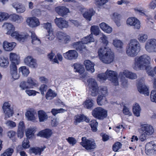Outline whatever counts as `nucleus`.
I'll list each match as a JSON object with an SVG mask.
<instances>
[{"label": "nucleus", "mask_w": 156, "mask_h": 156, "mask_svg": "<svg viewBox=\"0 0 156 156\" xmlns=\"http://www.w3.org/2000/svg\"><path fill=\"white\" fill-rule=\"evenodd\" d=\"M150 60V57L146 55L137 56L134 58L133 68L136 70L145 69L148 75L153 77L154 76V69L149 65Z\"/></svg>", "instance_id": "obj_1"}, {"label": "nucleus", "mask_w": 156, "mask_h": 156, "mask_svg": "<svg viewBox=\"0 0 156 156\" xmlns=\"http://www.w3.org/2000/svg\"><path fill=\"white\" fill-rule=\"evenodd\" d=\"M98 53L100 59L103 63L109 64L113 61L114 54L109 47H101L98 49Z\"/></svg>", "instance_id": "obj_2"}, {"label": "nucleus", "mask_w": 156, "mask_h": 156, "mask_svg": "<svg viewBox=\"0 0 156 156\" xmlns=\"http://www.w3.org/2000/svg\"><path fill=\"white\" fill-rule=\"evenodd\" d=\"M140 50L139 43L136 39L131 40L126 49V54L129 56H136Z\"/></svg>", "instance_id": "obj_3"}, {"label": "nucleus", "mask_w": 156, "mask_h": 156, "mask_svg": "<svg viewBox=\"0 0 156 156\" xmlns=\"http://www.w3.org/2000/svg\"><path fill=\"white\" fill-rule=\"evenodd\" d=\"M87 43L88 37L86 36L83 38L81 41L74 43L73 46L76 50L82 53L87 51V49L86 45Z\"/></svg>", "instance_id": "obj_4"}, {"label": "nucleus", "mask_w": 156, "mask_h": 156, "mask_svg": "<svg viewBox=\"0 0 156 156\" xmlns=\"http://www.w3.org/2000/svg\"><path fill=\"white\" fill-rule=\"evenodd\" d=\"M92 114L95 118L99 119H103L107 116V111L101 107L95 108L92 111Z\"/></svg>", "instance_id": "obj_5"}, {"label": "nucleus", "mask_w": 156, "mask_h": 156, "mask_svg": "<svg viewBox=\"0 0 156 156\" xmlns=\"http://www.w3.org/2000/svg\"><path fill=\"white\" fill-rule=\"evenodd\" d=\"M13 38L20 42H23L29 38V35L26 33H20L18 31H13L9 34Z\"/></svg>", "instance_id": "obj_6"}, {"label": "nucleus", "mask_w": 156, "mask_h": 156, "mask_svg": "<svg viewBox=\"0 0 156 156\" xmlns=\"http://www.w3.org/2000/svg\"><path fill=\"white\" fill-rule=\"evenodd\" d=\"M88 86L91 89V94L92 96H96L98 94V88L95 80L92 78L88 79Z\"/></svg>", "instance_id": "obj_7"}, {"label": "nucleus", "mask_w": 156, "mask_h": 156, "mask_svg": "<svg viewBox=\"0 0 156 156\" xmlns=\"http://www.w3.org/2000/svg\"><path fill=\"white\" fill-rule=\"evenodd\" d=\"M107 79L111 81L115 86L118 85L117 74L115 71L108 69L105 72Z\"/></svg>", "instance_id": "obj_8"}, {"label": "nucleus", "mask_w": 156, "mask_h": 156, "mask_svg": "<svg viewBox=\"0 0 156 156\" xmlns=\"http://www.w3.org/2000/svg\"><path fill=\"white\" fill-rule=\"evenodd\" d=\"M145 48L148 52H156V40L154 39L148 40L146 43Z\"/></svg>", "instance_id": "obj_9"}, {"label": "nucleus", "mask_w": 156, "mask_h": 156, "mask_svg": "<svg viewBox=\"0 0 156 156\" xmlns=\"http://www.w3.org/2000/svg\"><path fill=\"white\" fill-rule=\"evenodd\" d=\"M125 77L130 79H134L136 78L137 76L136 73L128 70H125L120 73L119 77L122 81L124 80Z\"/></svg>", "instance_id": "obj_10"}, {"label": "nucleus", "mask_w": 156, "mask_h": 156, "mask_svg": "<svg viewBox=\"0 0 156 156\" xmlns=\"http://www.w3.org/2000/svg\"><path fill=\"white\" fill-rule=\"evenodd\" d=\"M54 21L56 25L60 29L67 28L69 27L68 22L63 18L56 17Z\"/></svg>", "instance_id": "obj_11"}, {"label": "nucleus", "mask_w": 156, "mask_h": 156, "mask_svg": "<svg viewBox=\"0 0 156 156\" xmlns=\"http://www.w3.org/2000/svg\"><path fill=\"white\" fill-rule=\"evenodd\" d=\"M126 23L127 25L133 26L134 28L135 29H139L140 27V21L134 17L128 18L127 20Z\"/></svg>", "instance_id": "obj_12"}, {"label": "nucleus", "mask_w": 156, "mask_h": 156, "mask_svg": "<svg viewBox=\"0 0 156 156\" xmlns=\"http://www.w3.org/2000/svg\"><path fill=\"white\" fill-rule=\"evenodd\" d=\"M74 67V70L75 72L78 73L80 74H83L82 76V78L86 77L87 74H83L85 71V68L83 66L79 63H76L73 65Z\"/></svg>", "instance_id": "obj_13"}, {"label": "nucleus", "mask_w": 156, "mask_h": 156, "mask_svg": "<svg viewBox=\"0 0 156 156\" xmlns=\"http://www.w3.org/2000/svg\"><path fill=\"white\" fill-rule=\"evenodd\" d=\"M10 106V103L8 102H5L2 107L5 116L7 118L12 116L13 114V110L11 108Z\"/></svg>", "instance_id": "obj_14"}, {"label": "nucleus", "mask_w": 156, "mask_h": 156, "mask_svg": "<svg viewBox=\"0 0 156 156\" xmlns=\"http://www.w3.org/2000/svg\"><path fill=\"white\" fill-rule=\"evenodd\" d=\"M65 58L69 60H75L77 58L78 55L75 50H69L63 54Z\"/></svg>", "instance_id": "obj_15"}, {"label": "nucleus", "mask_w": 156, "mask_h": 156, "mask_svg": "<svg viewBox=\"0 0 156 156\" xmlns=\"http://www.w3.org/2000/svg\"><path fill=\"white\" fill-rule=\"evenodd\" d=\"M25 64L32 68H35L37 66L36 60L30 56L27 57L24 59Z\"/></svg>", "instance_id": "obj_16"}, {"label": "nucleus", "mask_w": 156, "mask_h": 156, "mask_svg": "<svg viewBox=\"0 0 156 156\" xmlns=\"http://www.w3.org/2000/svg\"><path fill=\"white\" fill-rule=\"evenodd\" d=\"M56 36L58 39L64 43H67L70 41L69 36L67 35L66 33L62 32H58L56 34Z\"/></svg>", "instance_id": "obj_17"}, {"label": "nucleus", "mask_w": 156, "mask_h": 156, "mask_svg": "<svg viewBox=\"0 0 156 156\" xmlns=\"http://www.w3.org/2000/svg\"><path fill=\"white\" fill-rule=\"evenodd\" d=\"M26 22L27 24L32 28L36 27L40 25L38 19L34 16L28 18Z\"/></svg>", "instance_id": "obj_18"}, {"label": "nucleus", "mask_w": 156, "mask_h": 156, "mask_svg": "<svg viewBox=\"0 0 156 156\" xmlns=\"http://www.w3.org/2000/svg\"><path fill=\"white\" fill-rule=\"evenodd\" d=\"M141 129L143 133L149 136L151 135L154 132L153 127L148 124L142 125Z\"/></svg>", "instance_id": "obj_19"}, {"label": "nucleus", "mask_w": 156, "mask_h": 156, "mask_svg": "<svg viewBox=\"0 0 156 156\" xmlns=\"http://www.w3.org/2000/svg\"><path fill=\"white\" fill-rule=\"evenodd\" d=\"M16 44L14 42H9L7 41H4L2 44L3 49L6 51H12L16 46Z\"/></svg>", "instance_id": "obj_20"}, {"label": "nucleus", "mask_w": 156, "mask_h": 156, "mask_svg": "<svg viewBox=\"0 0 156 156\" xmlns=\"http://www.w3.org/2000/svg\"><path fill=\"white\" fill-rule=\"evenodd\" d=\"M56 12L60 16L65 17L69 12V9L65 6H59L55 8Z\"/></svg>", "instance_id": "obj_21"}, {"label": "nucleus", "mask_w": 156, "mask_h": 156, "mask_svg": "<svg viewBox=\"0 0 156 156\" xmlns=\"http://www.w3.org/2000/svg\"><path fill=\"white\" fill-rule=\"evenodd\" d=\"M138 91L141 93L148 96L149 94L148 88L144 83L140 84L137 86Z\"/></svg>", "instance_id": "obj_22"}, {"label": "nucleus", "mask_w": 156, "mask_h": 156, "mask_svg": "<svg viewBox=\"0 0 156 156\" xmlns=\"http://www.w3.org/2000/svg\"><path fill=\"white\" fill-rule=\"evenodd\" d=\"M7 30L6 34L9 35L11 34V33L15 30V27L14 25L11 23H5L3 26Z\"/></svg>", "instance_id": "obj_23"}, {"label": "nucleus", "mask_w": 156, "mask_h": 156, "mask_svg": "<svg viewBox=\"0 0 156 156\" xmlns=\"http://www.w3.org/2000/svg\"><path fill=\"white\" fill-rule=\"evenodd\" d=\"M20 57L18 55L14 53H10L9 54V59L12 63L19 64Z\"/></svg>", "instance_id": "obj_24"}, {"label": "nucleus", "mask_w": 156, "mask_h": 156, "mask_svg": "<svg viewBox=\"0 0 156 156\" xmlns=\"http://www.w3.org/2000/svg\"><path fill=\"white\" fill-rule=\"evenodd\" d=\"M51 134V130L46 129L39 132L37 135L41 137L48 138L49 137Z\"/></svg>", "instance_id": "obj_25"}, {"label": "nucleus", "mask_w": 156, "mask_h": 156, "mask_svg": "<svg viewBox=\"0 0 156 156\" xmlns=\"http://www.w3.org/2000/svg\"><path fill=\"white\" fill-rule=\"evenodd\" d=\"M13 7L16 9L18 13H21L24 12L26 10L24 6L19 4H13Z\"/></svg>", "instance_id": "obj_26"}, {"label": "nucleus", "mask_w": 156, "mask_h": 156, "mask_svg": "<svg viewBox=\"0 0 156 156\" xmlns=\"http://www.w3.org/2000/svg\"><path fill=\"white\" fill-rule=\"evenodd\" d=\"M10 19L13 21L20 23L23 21V17L20 16H19L17 14H14L10 15Z\"/></svg>", "instance_id": "obj_27"}, {"label": "nucleus", "mask_w": 156, "mask_h": 156, "mask_svg": "<svg viewBox=\"0 0 156 156\" xmlns=\"http://www.w3.org/2000/svg\"><path fill=\"white\" fill-rule=\"evenodd\" d=\"M45 148V147H31L30 148V150L31 152L34 154L35 155H40L41 152L44 151Z\"/></svg>", "instance_id": "obj_28"}, {"label": "nucleus", "mask_w": 156, "mask_h": 156, "mask_svg": "<svg viewBox=\"0 0 156 156\" xmlns=\"http://www.w3.org/2000/svg\"><path fill=\"white\" fill-rule=\"evenodd\" d=\"M31 34V37L32 39L31 42L34 45H39L41 43L40 39L37 37L35 33L33 31L30 32Z\"/></svg>", "instance_id": "obj_29"}, {"label": "nucleus", "mask_w": 156, "mask_h": 156, "mask_svg": "<svg viewBox=\"0 0 156 156\" xmlns=\"http://www.w3.org/2000/svg\"><path fill=\"white\" fill-rule=\"evenodd\" d=\"M100 26L102 30L107 33H110L112 31V28L105 23L103 22L100 24Z\"/></svg>", "instance_id": "obj_30"}, {"label": "nucleus", "mask_w": 156, "mask_h": 156, "mask_svg": "<svg viewBox=\"0 0 156 156\" xmlns=\"http://www.w3.org/2000/svg\"><path fill=\"white\" fill-rule=\"evenodd\" d=\"M152 145L151 144H150V142L147 143L145 145V153L148 155H151L155 153L152 147Z\"/></svg>", "instance_id": "obj_31"}, {"label": "nucleus", "mask_w": 156, "mask_h": 156, "mask_svg": "<svg viewBox=\"0 0 156 156\" xmlns=\"http://www.w3.org/2000/svg\"><path fill=\"white\" fill-rule=\"evenodd\" d=\"M87 118L84 115H77L75 116L74 123L75 125L86 120Z\"/></svg>", "instance_id": "obj_32"}, {"label": "nucleus", "mask_w": 156, "mask_h": 156, "mask_svg": "<svg viewBox=\"0 0 156 156\" xmlns=\"http://www.w3.org/2000/svg\"><path fill=\"white\" fill-rule=\"evenodd\" d=\"M27 81L30 88H33L34 87L38 86L37 82L34 79L31 77H28Z\"/></svg>", "instance_id": "obj_33"}, {"label": "nucleus", "mask_w": 156, "mask_h": 156, "mask_svg": "<svg viewBox=\"0 0 156 156\" xmlns=\"http://www.w3.org/2000/svg\"><path fill=\"white\" fill-rule=\"evenodd\" d=\"M133 109V113L137 117H139L140 116L141 109L139 104L136 103L134 105Z\"/></svg>", "instance_id": "obj_34"}, {"label": "nucleus", "mask_w": 156, "mask_h": 156, "mask_svg": "<svg viewBox=\"0 0 156 156\" xmlns=\"http://www.w3.org/2000/svg\"><path fill=\"white\" fill-rule=\"evenodd\" d=\"M38 116L39 121L42 122L46 120L48 118L46 113L43 111H39L38 112Z\"/></svg>", "instance_id": "obj_35"}, {"label": "nucleus", "mask_w": 156, "mask_h": 156, "mask_svg": "<svg viewBox=\"0 0 156 156\" xmlns=\"http://www.w3.org/2000/svg\"><path fill=\"white\" fill-rule=\"evenodd\" d=\"M106 96L99 94L98 96L97 101L98 105H102L105 104L107 101L106 97Z\"/></svg>", "instance_id": "obj_36"}, {"label": "nucleus", "mask_w": 156, "mask_h": 156, "mask_svg": "<svg viewBox=\"0 0 156 156\" xmlns=\"http://www.w3.org/2000/svg\"><path fill=\"white\" fill-rule=\"evenodd\" d=\"M9 64L8 58L4 57L0 58V66L1 67L6 68L8 66Z\"/></svg>", "instance_id": "obj_37"}, {"label": "nucleus", "mask_w": 156, "mask_h": 156, "mask_svg": "<svg viewBox=\"0 0 156 156\" xmlns=\"http://www.w3.org/2000/svg\"><path fill=\"white\" fill-rule=\"evenodd\" d=\"M113 44L118 49L122 48L123 44V42L121 40L116 39L113 40Z\"/></svg>", "instance_id": "obj_38"}, {"label": "nucleus", "mask_w": 156, "mask_h": 156, "mask_svg": "<svg viewBox=\"0 0 156 156\" xmlns=\"http://www.w3.org/2000/svg\"><path fill=\"white\" fill-rule=\"evenodd\" d=\"M98 94L107 96L108 94L107 88L104 86H100L98 88Z\"/></svg>", "instance_id": "obj_39"}, {"label": "nucleus", "mask_w": 156, "mask_h": 156, "mask_svg": "<svg viewBox=\"0 0 156 156\" xmlns=\"http://www.w3.org/2000/svg\"><path fill=\"white\" fill-rule=\"evenodd\" d=\"M56 94L51 89H49L46 94V99L48 100H51L56 97Z\"/></svg>", "instance_id": "obj_40"}, {"label": "nucleus", "mask_w": 156, "mask_h": 156, "mask_svg": "<svg viewBox=\"0 0 156 156\" xmlns=\"http://www.w3.org/2000/svg\"><path fill=\"white\" fill-rule=\"evenodd\" d=\"M19 70V72H21L24 76L27 77L30 73L28 68L25 66L20 67Z\"/></svg>", "instance_id": "obj_41"}, {"label": "nucleus", "mask_w": 156, "mask_h": 156, "mask_svg": "<svg viewBox=\"0 0 156 156\" xmlns=\"http://www.w3.org/2000/svg\"><path fill=\"white\" fill-rule=\"evenodd\" d=\"M148 36L145 34L141 33L139 34L138 39L140 43L145 42L148 39Z\"/></svg>", "instance_id": "obj_42"}, {"label": "nucleus", "mask_w": 156, "mask_h": 156, "mask_svg": "<svg viewBox=\"0 0 156 156\" xmlns=\"http://www.w3.org/2000/svg\"><path fill=\"white\" fill-rule=\"evenodd\" d=\"M90 31L91 34H93L97 36L99 34L100 30L98 26L94 25L91 26Z\"/></svg>", "instance_id": "obj_43"}, {"label": "nucleus", "mask_w": 156, "mask_h": 156, "mask_svg": "<svg viewBox=\"0 0 156 156\" xmlns=\"http://www.w3.org/2000/svg\"><path fill=\"white\" fill-rule=\"evenodd\" d=\"M34 111H28L26 113L25 115L28 120H33L35 119V117L34 115Z\"/></svg>", "instance_id": "obj_44"}, {"label": "nucleus", "mask_w": 156, "mask_h": 156, "mask_svg": "<svg viewBox=\"0 0 156 156\" xmlns=\"http://www.w3.org/2000/svg\"><path fill=\"white\" fill-rule=\"evenodd\" d=\"M97 147L96 144L94 140L93 139H90L88 140V150H94Z\"/></svg>", "instance_id": "obj_45"}, {"label": "nucleus", "mask_w": 156, "mask_h": 156, "mask_svg": "<svg viewBox=\"0 0 156 156\" xmlns=\"http://www.w3.org/2000/svg\"><path fill=\"white\" fill-rule=\"evenodd\" d=\"M9 16L7 13L5 12H0V21L7 20L9 17Z\"/></svg>", "instance_id": "obj_46"}, {"label": "nucleus", "mask_w": 156, "mask_h": 156, "mask_svg": "<svg viewBox=\"0 0 156 156\" xmlns=\"http://www.w3.org/2000/svg\"><path fill=\"white\" fill-rule=\"evenodd\" d=\"M92 130L93 131L95 132L97 130V127L98 125V123L95 120H92L90 121V124Z\"/></svg>", "instance_id": "obj_47"}, {"label": "nucleus", "mask_w": 156, "mask_h": 156, "mask_svg": "<svg viewBox=\"0 0 156 156\" xmlns=\"http://www.w3.org/2000/svg\"><path fill=\"white\" fill-rule=\"evenodd\" d=\"M19 86L22 90H27V89L30 88L28 84L27 81L26 82L24 81H22L20 83Z\"/></svg>", "instance_id": "obj_48"}, {"label": "nucleus", "mask_w": 156, "mask_h": 156, "mask_svg": "<svg viewBox=\"0 0 156 156\" xmlns=\"http://www.w3.org/2000/svg\"><path fill=\"white\" fill-rule=\"evenodd\" d=\"M13 152V150L11 148L7 149L1 155V156H11Z\"/></svg>", "instance_id": "obj_49"}, {"label": "nucleus", "mask_w": 156, "mask_h": 156, "mask_svg": "<svg viewBox=\"0 0 156 156\" xmlns=\"http://www.w3.org/2000/svg\"><path fill=\"white\" fill-rule=\"evenodd\" d=\"M134 10L136 13L140 15L141 16L145 15V12L146 11L143 8H136L134 9Z\"/></svg>", "instance_id": "obj_50"}, {"label": "nucleus", "mask_w": 156, "mask_h": 156, "mask_svg": "<svg viewBox=\"0 0 156 156\" xmlns=\"http://www.w3.org/2000/svg\"><path fill=\"white\" fill-rule=\"evenodd\" d=\"M66 111V110L61 108L59 109L53 108L52 109L51 112L52 114L55 116L58 113L64 112Z\"/></svg>", "instance_id": "obj_51"}, {"label": "nucleus", "mask_w": 156, "mask_h": 156, "mask_svg": "<svg viewBox=\"0 0 156 156\" xmlns=\"http://www.w3.org/2000/svg\"><path fill=\"white\" fill-rule=\"evenodd\" d=\"M16 135V132L13 130H10L7 133V136L13 141L14 140Z\"/></svg>", "instance_id": "obj_52"}, {"label": "nucleus", "mask_w": 156, "mask_h": 156, "mask_svg": "<svg viewBox=\"0 0 156 156\" xmlns=\"http://www.w3.org/2000/svg\"><path fill=\"white\" fill-rule=\"evenodd\" d=\"M122 146V144L120 142H117L113 146V150L115 152H116L121 148Z\"/></svg>", "instance_id": "obj_53"}, {"label": "nucleus", "mask_w": 156, "mask_h": 156, "mask_svg": "<svg viewBox=\"0 0 156 156\" xmlns=\"http://www.w3.org/2000/svg\"><path fill=\"white\" fill-rule=\"evenodd\" d=\"M94 63L88 60V72L92 73L94 72Z\"/></svg>", "instance_id": "obj_54"}, {"label": "nucleus", "mask_w": 156, "mask_h": 156, "mask_svg": "<svg viewBox=\"0 0 156 156\" xmlns=\"http://www.w3.org/2000/svg\"><path fill=\"white\" fill-rule=\"evenodd\" d=\"M6 125L9 128H12L16 126V123L11 121H7L5 122Z\"/></svg>", "instance_id": "obj_55"}, {"label": "nucleus", "mask_w": 156, "mask_h": 156, "mask_svg": "<svg viewBox=\"0 0 156 156\" xmlns=\"http://www.w3.org/2000/svg\"><path fill=\"white\" fill-rule=\"evenodd\" d=\"M150 99L151 101L156 103V90L151 91L150 94Z\"/></svg>", "instance_id": "obj_56"}, {"label": "nucleus", "mask_w": 156, "mask_h": 156, "mask_svg": "<svg viewBox=\"0 0 156 156\" xmlns=\"http://www.w3.org/2000/svg\"><path fill=\"white\" fill-rule=\"evenodd\" d=\"M82 142L81 143V145L85 148L88 150V140H87L86 137H83L82 138Z\"/></svg>", "instance_id": "obj_57"}, {"label": "nucleus", "mask_w": 156, "mask_h": 156, "mask_svg": "<svg viewBox=\"0 0 156 156\" xmlns=\"http://www.w3.org/2000/svg\"><path fill=\"white\" fill-rule=\"evenodd\" d=\"M108 2V0H95L96 4L98 6H101L105 5Z\"/></svg>", "instance_id": "obj_58"}, {"label": "nucleus", "mask_w": 156, "mask_h": 156, "mask_svg": "<svg viewBox=\"0 0 156 156\" xmlns=\"http://www.w3.org/2000/svg\"><path fill=\"white\" fill-rule=\"evenodd\" d=\"M33 129L29 128L26 131V135L27 138H30L34 135V133Z\"/></svg>", "instance_id": "obj_59"}, {"label": "nucleus", "mask_w": 156, "mask_h": 156, "mask_svg": "<svg viewBox=\"0 0 156 156\" xmlns=\"http://www.w3.org/2000/svg\"><path fill=\"white\" fill-rule=\"evenodd\" d=\"M148 7L150 9H154L156 8V0H152L148 5Z\"/></svg>", "instance_id": "obj_60"}, {"label": "nucleus", "mask_w": 156, "mask_h": 156, "mask_svg": "<svg viewBox=\"0 0 156 156\" xmlns=\"http://www.w3.org/2000/svg\"><path fill=\"white\" fill-rule=\"evenodd\" d=\"M47 89V85L44 84L41 85L39 88V90L41 91V93L42 95L44 94V92L46 91Z\"/></svg>", "instance_id": "obj_61"}, {"label": "nucleus", "mask_w": 156, "mask_h": 156, "mask_svg": "<svg viewBox=\"0 0 156 156\" xmlns=\"http://www.w3.org/2000/svg\"><path fill=\"white\" fill-rule=\"evenodd\" d=\"M43 26L45 29L47 30L48 32L50 30H52L51 23L48 22L44 23L43 24Z\"/></svg>", "instance_id": "obj_62"}, {"label": "nucleus", "mask_w": 156, "mask_h": 156, "mask_svg": "<svg viewBox=\"0 0 156 156\" xmlns=\"http://www.w3.org/2000/svg\"><path fill=\"white\" fill-rule=\"evenodd\" d=\"M14 80H17L20 77L19 74L18 73L17 70L10 72Z\"/></svg>", "instance_id": "obj_63"}, {"label": "nucleus", "mask_w": 156, "mask_h": 156, "mask_svg": "<svg viewBox=\"0 0 156 156\" xmlns=\"http://www.w3.org/2000/svg\"><path fill=\"white\" fill-rule=\"evenodd\" d=\"M66 140L72 146L74 145L76 143V140L73 137H69L68 138L66 139Z\"/></svg>", "instance_id": "obj_64"}]
</instances>
